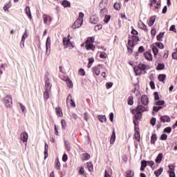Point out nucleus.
Masks as SVG:
<instances>
[{
  "label": "nucleus",
  "mask_w": 177,
  "mask_h": 177,
  "mask_svg": "<svg viewBox=\"0 0 177 177\" xmlns=\"http://www.w3.org/2000/svg\"><path fill=\"white\" fill-rule=\"evenodd\" d=\"M143 111H147V106H143L142 105L138 106L136 109L132 111L133 114H135L134 119L139 121V120L142 118V113H143Z\"/></svg>",
  "instance_id": "1"
},
{
  "label": "nucleus",
  "mask_w": 177,
  "mask_h": 177,
  "mask_svg": "<svg viewBox=\"0 0 177 177\" xmlns=\"http://www.w3.org/2000/svg\"><path fill=\"white\" fill-rule=\"evenodd\" d=\"M71 38V36L70 35H68L67 37H64L63 39V45L64 49H73L74 48V42L71 41L70 39Z\"/></svg>",
  "instance_id": "2"
},
{
  "label": "nucleus",
  "mask_w": 177,
  "mask_h": 177,
  "mask_svg": "<svg viewBox=\"0 0 177 177\" xmlns=\"http://www.w3.org/2000/svg\"><path fill=\"white\" fill-rule=\"evenodd\" d=\"M94 42H95V37H88L86 41V49L87 50H89V49H91V50H95V45H93Z\"/></svg>",
  "instance_id": "3"
},
{
  "label": "nucleus",
  "mask_w": 177,
  "mask_h": 177,
  "mask_svg": "<svg viewBox=\"0 0 177 177\" xmlns=\"http://www.w3.org/2000/svg\"><path fill=\"white\" fill-rule=\"evenodd\" d=\"M83 23L84 19L77 18V19L71 26V28H73V30H75V28H80V27L82 26Z\"/></svg>",
  "instance_id": "4"
},
{
  "label": "nucleus",
  "mask_w": 177,
  "mask_h": 177,
  "mask_svg": "<svg viewBox=\"0 0 177 177\" xmlns=\"http://www.w3.org/2000/svg\"><path fill=\"white\" fill-rule=\"evenodd\" d=\"M139 42V37L138 36H133L132 39H129L128 41V46H130L131 48H133L135 45H136Z\"/></svg>",
  "instance_id": "5"
},
{
  "label": "nucleus",
  "mask_w": 177,
  "mask_h": 177,
  "mask_svg": "<svg viewBox=\"0 0 177 177\" xmlns=\"http://www.w3.org/2000/svg\"><path fill=\"white\" fill-rule=\"evenodd\" d=\"M3 103L6 107H12V96L10 95L6 96L4 98Z\"/></svg>",
  "instance_id": "6"
},
{
  "label": "nucleus",
  "mask_w": 177,
  "mask_h": 177,
  "mask_svg": "<svg viewBox=\"0 0 177 177\" xmlns=\"http://www.w3.org/2000/svg\"><path fill=\"white\" fill-rule=\"evenodd\" d=\"M150 8L151 9H158V6L160 5V0H150Z\"/></svg>",
  "instance_id": "7"
},
{
  "label": "nucleus",
  "mask_w": 177,
  "mask_h": 177,
  "mask_svg": "<svg viewBox=\"0 0 177 177\" xmlns=\"http://www.w3.org/2000/svg\"><path fill=\"white\" fill-rule=\"evenodd\" d=\"M46 55L49 56L50 55V37H47L46 41Z\"/></svg>",
  "instance_id": "8"
},
{
  "label": "nucleus",
  "mask_w": 177,
  "mask_h": 177,
  "mask_svg": "<svg viewBox=\"0 0 177 177\" xmlns=\"http://www.w3.org/2000/svg\"><path fill=\"white\" fill-rule=\"evenodd\" d=\"M167 174L169 177H176V174H175V167L174 165H169V171H167Z\"/></svg>",
  "instance_id": "9"
},
{
  "label": "nucleus",
  "mask_w": 177,
  "mask_h": 177,
  "mask_svg": "<svg viewBox=\"0 0 177 177\" xmlns=\"http://www.w3.org/2000/svg\"><path fill=\"white\" fill-rule=\"evenodd\" d=\"M43 20H44V23L45 24H47V26H50V23L52 22V17H50L46 14H44L43 15Z\"/></svg>",
  "instance_id": "10"
},
{
  "label": "nucleus",
  "mask_w": 177,
  "mask_h": 177,
  "mask_svg": "<svg viewBox=\"0 0 177 177\" xmlns=\"http://www.w3.org/2000/svg\"><path fill=\"white\" fill-rule=\"evenodd\" d=\"M66 103L68 105L69 104L71 107H73V108L75 107V102H74V100H73V97L71 96V94L68 95Z\"/></svg>",
  "instance_id": "11"
},
{
  "label": "nucleus",
  "mask_w": 177,
  "mask_h": 177,
  "mask_svg": "<svg viewBox=\"0 0 177 177\" xmlns=\"http://www.w3.org/2000/svg\"><path fill=\"white\" fill-rule=\"evenodd\" d=\"M45 89L46 91H50L52 89V84H50V80L48 76H46V81H45Z\"/></svg>",
  "instance_id": "12"
},
{
  "label": "nucleus",
  "mask_w": 177,
  "mask_h": 177,
  "mask_svg": "<svg viewBox=\"0 0 177 177\" xmlns=\"http://www.w3.org/2000/svg\"><path fill=\"white\" fill-rule=\"evenodd\" d=\"M141 103L145 106H147L149 104V97L146 95H142L141 97Z\"/></svg>",
  "instance_id": "13"
},
{
  "label": "nucleus",
  "mask_w": 177,
  "mask_h": 177,
  "mask_svg": "<svg viewBox=\"0 0 177 177\" xmlns=\"http://www.w3.org/2000/svg\"><path fill=\"white\" fill-rule=\"evenodd\" d=\"M144 57L147 60L151 61L153 60V55H151V53L147 51L144 53Z\"/></svg>",
  "instance_id": "14"
},
{
  "label": "nucleus",
  "mask_w": 177,
  "mask_h": 177,
  "mask_svg": "<svg viewBox=\"0 0 177 177\" xmlns=\"http://www.w3.org/2000/svg\"><path fill=\"white\" fill-rule=\"evenodd\" d=\"M21 140H22V142H27V140H28V134L26 132L21 133Z\"/></svg>",
  "instance_id": "15"
},
{
  "label": "nucleus",
  "mask_w": 177,
  "mask_h": 177,
  "mask_svg": "<svg viewBox=\"0 0 177 177\" xmlns=\"http://www.w3.org/2000/svg\"><path fill=\"white\" fill-rule=\"evenodd\" d=\"M93 71L98 77V75H100V66H95L93 68Z\"/></svg>",
  "instance_id": "16"
},
{
  "label": "nucleus",
  "mask_w": 177,
  "mask_h": 177,
  "mask_svg": "<svg viewBox=\"0 0 177 177\" xmlns=\"http://www.w3.org/2000/svg\"><path fill=\"white\" fill-rule=\"evenodd\" d=\"M115 142V131H114L113 130L110 139V145H113Z\"/></svg>",
  "instance_id": "17"
},
{
  "label": "nucleus",
  "mask_w": 177,
  "mask_h": 177,
  "mask_svg": "<svg viewBox=\"0 0 177 177\" xmlns=\"http://www.w3.org/2000/svg\"><path fill=\"white\" fill-rule=\"evenodd\" d=\"M138 27L139 28H141V30H144L145 31L147 30V27L145 25L143 22H142V21H138Z\"/></svg>",
  "instance_id": "18"
},
{
  "label": "nucleus",
  "mask_w": 177,
  "mask_h": 177,
  "mask_svg": "<svg viewBox=\"0 0 177 177\" xmlns=\"http://www.w3.org/2000/svg\"><path fill=\"white\" fill-rule=\"evenodd\" d=\"M55 112L58 117H63V112L62 111V109L59 106H57L55 108Z\"/></svg>",
  "instance_id": "19"
},
{
  "label": "nucleus",
  "mask_w": 177,
  "mask_h": 177,
  "mask_svg": "<svg viewBox=\"0 0 177 177\" xmlns=\"http://www.w3.org/2000/svg\"><path fill=\"white\" fill-rule=\"evenodd\" d=\"M25 10L27 16H28L30 20H31V19H32V16L31 15V10H30V7L26 6Z\"/></svg>",
  "instance_id": "20"
},
{
  "label": "nucleus",
  "mask_w": 177,
  "mask_h": 177,
  "mask_svg": "<svg viewBox=\"0 0 177 177\" xmlns=\"http://www.w3.org/2000/svg\"><path fill=\"white\" fill-rule=\"evenodd\" d=\"M97 21H99L97 17H96L95 16L91 17L90 23H91V24H97Z\"/></svg>",
  "instance_id": "21"
},
{
  "label": "nucleus",
  "mask_w": 177,
  "mask_h": 177,
  "mask_svg": "<svg viewBox=\"0 0 177 177\" xmlns=\"http://www.w3.org/2000/svg\"><path fill=\"white\" fill-rule=\"evenodd\" d=\"M62 6H64V8H71V3H70V1H66V0H64L62 3Z\"/></svg>",
  "instance_id": "22"
},
{
  "label": "nucleus",
  "mask_w": 177,
  "mask_h": 177,
  "mask_svg": "<svg viewBox=\"0 0 177 177\" xmlns=\"http://www.w3.org/2000/svg\"><path fill=\"white\" fill-rule=\"evenodd\" d=\"M160 120L162 122H169L171 121V118H169L168 115L162 116Z\"/></svg>",
  "instance_id": "23"
},
{
  "label": "nucleus",
  "mask_w": 177,
  "mask_h": 177,
  "mask_svg": "<svg viewBox=\"0 0 177 177\" xmlns=\"http://www.w3.org/2000/svg\"><path fill=\"white\" fill-rule=\"evenodd\" d=\"M65 81L68 88H73V81L70 78H66Z\"/></svg>",
  "instance_id": "24"
},
{
  "label": "nucleus",
  "mask_w": 177,
  "mask_h": 177,
  "mask_svg": "<svg viewBox=\"0 0 177 177\" xmlns=\"http://www.w3.org/2000/svg\"><path fill=\"white\" fill-rule=\"evenodd\" d=\"M98 120L100 122H106L107 121V118L106 115H98Z\"/></svg>",
  "instance_id": "25"
},
{
  "label": "nucleus",
  "mask_w": 177,
  "mask_h": 177,
  "mask_svg": "<svg viewBox=\"0 0 177 177\" xmlns=\"http://www.w3.org/2000/svg\"><path fill=\"white\" fill-rule=\"evenodd\" d=\"M155 21H156V17H151L148 21V26L149 27H151V26L154 24Z\"/></svg>",
  "instance_id": "26"
},
{
  "label": "nucleus",
  "mask_w": 177,
  "mask_h": 177,
  "mask_svg": "<svg viewBox=\"0 0 177 177\" xmlns=\"http://www.w3.org/2000/svg\"><path fill=\"white\" fill-rule=\"evenodd\" d=\"M162 157L163 155L162 153H159L156 158V159L155 160L157 164H160V162H161L162 160Z\"/></svg>",
  "instance_id": "27"
},
{
  "label": "nucleus",
  "mask_w": 177,
  "mask_h": 177,
  "mask_svg": "<svg viewBox=\"0 0 177 177\" xmlns=\"http://www.w3.org/2000/svg\"><path fill=\"white\" fill-rule=\"evenodd\" d=\"M147 167V161L146 160H142L141 161V167H140V171H145V169Z\"/></svg>",
  "instance_id": "28"
},
{
  "label": "nucleus",
  "mask_w": 177,
  "mask_h": 177,
  "mask_svg": "<svg viewBox=\"0 0 177 177\" xmlns=\"http://www.w3.org/2000/svg\"><path fill=\"white\" fill-rule=\"evenodd\" d=\"M89 158H91V155H89L87 153H83L82 155V160H83V161H86V160H89Z\"/></svg>",
  "instance_id": "29"
},
{
  "label": "nucleus",
  "mask_w": 177,
  "mask_h": 177,
  "mask_svg": "<svg viewBox=\"0 0 177 177\" xmlns=\"http://www.w3.org/2000/svg\"><path fill=\"white\" fill-rule=\"evenodd\" d=\"M28 38V33H27V30H26L21 37L22 42H26V39Z\"/></svg>",
  "instance_id": "30"
},
{
  "label": "nucleus",
  "mask_w": 177,
  "mask_h": 177,
  "mask_svg": "<svg viewBox=\"0 0 177 177\" xmlns=\"http://www.w3.org/2000/svg\"><path fill=\"white\" fill-rule=\"evenodd\" d=\"M167 77V75L162 74V75H159L158 78L159 80V81H160V82H163L165 83V77Z\"/></svg>",
  "instance_id": "31"
},
{
  "label": "nucleus",
  "mask_w": 177,
  "mask_h": 177,
  "mask_svg": "<svg viewBox=\"0 0 177 177\" xmlns=\"http://www.w3.org/2000/svg\"><path fill=\"white\" fill-rule=\"evenodd\" d=\"M86 165H87V168L89 171V172H93V165L92 164V162H88L86 163Z\"/></svg>",
  "instance_id": "32"
},
{
  "label": "nucleus",
  "mask_w": 177,
  "mask_h": 177,
  "mask_svg": "<svg viewBox=\"0 0 177 177\" xmlns=\"http://www.w3.org/2000/svg\"><path fill=\"white\" fill-rule=\"evenodd\" d=\"M162 171H164L162 167H160L159 169L155 171L154 174H155L156 176V177L160 176V175H161V174H162Z\"/></svg>",
  "instance_id": "33"
},
{
  "label": "nucleus",
  "mask_w": 177,
  "mask_h": 177,
  "mask_svg": "<svg viewBox=\"0 0 177 177\" xmlns=\"http://www.w3.org/2000/svg\"><path fill=\"white\" fill-rule=\"evenodd\" d=\"M157 141V136L156 134H152L151 137V145H154Z\"/></svg>",
  "instance_id": "34"
},
{
  "label": "nucleus",
  "mask_w": 177,
  "mask_h": 177,
  "mask_svg": "<svg viewBox=\"0 0 177 177\" xmlns=\"http://www.w3.org/2000/svg\"><path fill=\"white\" fill-rule=\"evenodd\" d=\"M134 71L136 75H140L142 74V71L138 66L134 67Z\"/></svg>",
  "instance_id": "35"
},
{
  "label": "nucleus",
  "mask_w": 177,
  "mask_h": 177,
  "mask_svg": "<svg viewBox=\"0 0 177 177\" xmlns=\"http://www.w3.org/2000/svg\"><path fill=\"white\" fill-rule=\"evenodd\" d=\"M152 52L153 53L154 57H156V56H157V54L158 53V48H157L156 46H153L152 47Z\"/></svg>",
  "instance_id": "36"
},
{
  "label": "nucleus",
  "mask_w": 177,
  "mask_h": 177,
  "mask_svg": "<svg viewBox=\"0 0 177 177\" xmlns=\"http://www.w3.org/2000/svg\"><path fill=\"white\" fill-rule=\"evenodd\" d=\"M100 16H102V17L104 16H107V10L106 8H103L100 10Z\"/></svg>",
  "instance_id": "37"
},
{
  "label": "nucleus",
  "mask_w": 177,
  "mask_h": 177,
  "mask_svg": "<svg viewBox=\"0 0 177 177\" xmlns=\"http://www.w3.org/2000/svg\"><path fill=\"white\" fill-rule=\"evenodd\" d=\"M138 67L141 70V71H145V70L147 68V66H146V64H140L138 65Z\"/></svg>",
  "instance_id": "38"
},
{
  "label": "nucleus",
  "mask_w": 177,
  "mask_h": 177,
  "mask_svg": "<svg viewBox=\"0 0 177 177\" xmlns=\"http://www.w3.org/2000/svg\"><path fill=\"white\" fill-rule=\"evenodd\" d=\"M49 92H50V91H48V90L45 91L44 93V97L45 100H48V99H49Z\"/></svg>",
  "instance_id": "39"
},
{
  "label": "nucleus",
  "mask_w": 177,
  "mask_h": 177,
  "mask_svg": "<svg viewBox=\"0 0 177 177\" xmlns=\"http://www.w3.org/2000/svg\"><path fill=\"white\" fill-rule=\"evenodd\" d=\"M127 177H133V175H135V173L132 170L127 171Z\"/></svg>",
  "instance_id": "40"
},
{
  "label": "nucleus",
  "mask_w": 177,
  "mask_h": 177,
  "mask_svg": "<svg viewBox=\"0 0 177 177\" xmlns=\"http://www.w3.org/2000/svg\"><path fill=\"white\" fill-rule=\"evenodd\" d=\"M162 38H164V32H160L157 35L158 41H162Z\"/></svg>",
  "instance_id": "41"
},
{
  "label": "nucleus",
  "mask_w": 177,
  "mask_h": 177,
  "mask_svg": "<svg viewBox=\"0 0 177 177\" xmlns=\"http://www.w3.org/2000/svg\"><path fill=\"white\" fill-rule=\"evenodd\" d=\"M113 8L114 9H115V10H120L121 9V6L119 3H115L113 5Z\"/></svg>",
  "instance_id": "42"
},
{
  "label": "nucleus",
  "mask_w": 177,
  "mask_h": 177,
  "mask_svg": "<svg viewBox=\"0 0 177 177\" xmlns=\"http://www.w3.org/2000/svg\"><path fill=\"white\" fill-rule=\"evenodd\" d=\"M100 59H106L107 58V54L104 52H101L100 54Z\"/></svg>",
  "instance_id": "43"
},
{
  "label": "nucleus",
  "mask_w": 177,
  "mask_h": 177,
  "mask_svg": "<svg viewBox=\"0 0 177 177\" xmlns=\"http://www.w3.org/2000/svg\"><path fill=\"white\" fill-rule=\"evenodd\" d=\"M62 124V129H66V127H67V123L66 122L65 120H62L61 122Z\"/></svg>",
  "instance_id": "44"
},
{
  "label": "nucleus",
  "mask_w": 177,
  "mask_h": 177,
  "mask_svg": "<svg viewBox=\"0 0 177 177\" xmlns=\"http://www.w3.org/2000/svg\"><path fill=\"white\" fill-rule=\"evenodd\" d=\"M165 104V102L164 100H159L155 103L156 106H163V104Z\"/></svg>",
  "instance_id": "45"
},
{
  "label": "nucleus",
  "mask_w": 177,
  "mask_h": 177,
  "mask_svg": "<svg viewBox=\"0 0 177 177\" xmlns=\"http://www.w3.org/2000/svg\"><path fill=\"white\" fill-rule=\"evenodd\" d=\"M147 165H149L152 169H154V167H153L154 165V162L153 160L147 161Z\"/></svg>",
  "instance_id": "46"
},
{
  "label": "nucleus",
  "mask_w": 177,
  "mask_h": 177,
  "mask_svg": "<svg viewBox=\"0 0 177 177\" xmlns=\"http://www.w3.org/2000/svg\"><path fill=\"white\" fill-rule=\"evenodd\" d=\"M165 65L164 64H158L157 66V70H164Z\"/></svg>",
  "instance_id": "47"
},
{
  "label": "nucleus",
  "mask_w": 177,
  "mask_h": 177,
  "mask_svg": "<svg viewBox=\"0 0 177 177\" xmlns=\"http://www.w3.org/2000/svg\"><path fill=\"white\" fill-rule=\"evenodd\" d=\"M79 75H82V77H84L85 75V71L83 68H80L78 71Z\"/></svg>",
  "instance_id": "48"
},
{
  "label": "nucleus",
  "mask_w": 177,
  "mask_h": 177,
  "mask_svg": "<svg viewBox=\"0 0 177 177\" xmlns=\"http://www.w3.org/2000/svg\"><path fill=\"white\" fill-rule=\"evenodd\" d=\"M128 104H129V106H132V104H133V97L131 96L129 97Z\"/></svg>",
  "instance_id": "49"
},
{
  "label": "nucleus",
  "mask_w": 177,
  "mask_h": 177,
  "mask_svg": "<svg viewBox=\"0 0 177 177\" xmlns=\"http://www.w3.org/2000/svg\"><path fill=\"white\" fill-rule=\"evenodd\" d=\"M102 28H103V26L102 24H99L95 27L94 30L95 31H99V30H102Z\"/></svg>",
  "instance_id": "50"
},
{
  "label": "nucleus",
  "mask_w": 177,
  "mask_h": 177,
  "mask_svg": "<svg viewBox=\"0 0 177 177\" xmlns=\"http://www.w3.org/2000/svg\"><path fill=\"white\" fill-rule=\"evenodd\" d=\"M55 169L60 170V162H59V160L55 161Z\"/></svg>",
  "instance_id": "51"
},
{
  "label": "nucleus",
  "mask_w": 177,
  "mask_h": 177,
  "mask_svg": "<svg viewBox=\"0 0 177 177\" xmlns=\"http://www.w3.org/2000/svg\"><path fill=\"white\" fill-rule=\"evenodd\" d=\"M156 45L159 48V49H164V44L162 43L158 42Z\"/></svg>",
  "instance_id": "52"
},
{
  "label": "nucleus",
  "mask_w": 177,
  "mask_h": 177,
  "mask_svg": "<svg viewBox=\"0 0 177 177\" xmlns=\"http://www.w3.org/2000/svg\"><path fill=\"white\" fill-rule=\"evenodd\" d=\"M111 86H113V82H109L106 83V89H110V88H111Z\"/></svg>",
  "instance_id": "53"
},
{
  "label": "nucleus",
  "mask_w": 177,
  "mask_h": 177,
  "mask_svg": "<svg viewBox=\"0 0 177 177\" xmlns=\"http://www.w3.org/2000/svg\"><path fill=\"white\" fill-rule=\"evenodd\" d=\"M64 143H65V146L66 147V149L68 150V151H70V149H71L70 148V142L67 140H65Z\"/></svg>",
  "instance_id": "54"
},
{
  "label": "nucleus",
  "mask_w": 177,
  "mask_h": 177,
  "mask_svg": "<svg viewBox=\"0 0 177 177\" xmlns=\"http://www.w3.org/2000/svg\"><path fill=\"white\" fill-rule=\"evenodd\" d=\"M110 19H111V17L110 16L106 15L104 19V23H109V21H110Z\"/></svg>",
  "instance_id": "55"
},
{
  "label": "nucleus",
  "mask_w": 177,
  "mask_h": 177,
  "mask_svg": "<svg viewBox=\"0 0 177 177\" xmlns=\"http://www.w3.org/2000/svg\"><path fill=\"white\" fill-rule=\"evenodd\" d=\"M155 100H160V96L158 95V92H155L153 93Z\"/></svg>",
  "instance_id": "56"
},
{
  "label": "nucleus",
  "mask_w": 177,
  "mask_h": 177,
  "mask_svg": "<svg viewBox=\"0 0 177 177\" xmlns=\"http://www.w3.org/2000/svg\"><path fill=\"white\" fill-rule=\"evenodd\" d=\"M19 107L22 111V113H24V110H26V106H24V105H23V104L19 102Z\"/></svg>",
  "instance_id": "57"
},
{
  "label": "nucleus",
  "mask_w": 177,
  "mask_h": 177,
  "mask_svg": "<svg viewBox=\"0 0 177 177\" xmlns=\"http://www.w3.org/2000/svg\"><path fill=\"white\" fill-rule=\"evenodd\" d=\"M172 131V129L171 127H167L164 129V132L166 133H169Z\"/></svg>",
  "instance_id": "58"
},
{
  "label": "nucleus",
  "mask_w": 177,
  "mask_h": 177,
  "mask_svg": "<svg viewBox=\"0 0 177 177\" xmlns=\"http://www.w3.org/2000/svg\"><path fill=\"white\" fill-rule=\"evenodd\" d=\"M161 109H162V106H153V111H159Z\"/></svg>",
  "instance_id": "59"
},
{
  "label": "nucleus",
  "mask_w": 177,
  "mask_h": 177,
  "mask_svg": "<svg viewBox=\"0 0 177 177\" xmlns=\"http://www.w3.org/2000/svg\"><path fill=\"white\" fill-rule=\"evenodd\" d=\"M10 8V4H6L3 7V10H5V12H6L7 10H9Z\"/></svg>",
  "instance_id": "60"
},
{
  "label": "nucleus",
  "mask_w": 177,
  "mask_h": 177,
  "mask_svg": "<svg viewBox=\"0 0 177 177\" xmlns=\"http://www.w3.org/2000/svg\"><path fill=\"white\" fill-rule=\"evenodd\" d=\"M167 138H168V136H167V134H162L160 136L161 140H167Z\"/></svg>",
  "instance_id": "61"
},
{
  "label": "nucleus",
  "mask_w": 177,
  "mask_h": 177,
  "mask_svg": "<svg viewBox=\"0 0 177 177\" xmlns=\"http://www.w3.org/2000/svg\"><path fill=\"white\" fill-rule=\"evenodd\" d=\"M67 160H68L67 154L64 153L62 156V161H64V162H66Z\"/></svg>",
  "instance_id": "62"
},
{
  "label": "nucleus",
  "mask_w": 177,
  "mask_h": 177,
  "mask_svg": "<svg viewBox=\"0 0 177 177\" xmlns=\"http://www.w3.org/2000/svg\"><path fill=\"white\" fill-rule=\"evenodd\" d=\"M156 119L155 118H153L151 120V124L153 127H154V125H156Z\"/></svg>",
  "instance_id": "63"
},
{
  "label": "nucleus",
  "mask_w": 177,
  "mask_h": 177,
  "mask_svg": "<svg viewBox=\"0 0 177 177\" xmlns=\"http://www.w3.org/2000/svg\"><path fill=\"white\" fill-rule=\"evenodd\" d=\"M172 57L173 59H175L176 60H177V53L174 52L172 53Z\"/></svg>",
  "instance_id": "64"
}]
</instances>
